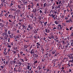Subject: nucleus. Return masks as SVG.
Listing matches in <instances>:
<instances>
[{
  "label": "nucleus",
  "instance_id": "6",
  "mask_svg": "<svg viewBox=\"0 0 73 73\" xmlns=\"http://www.w3.org/2000/svg\"><path fill=\"white\" fill-rule=\"evenodd\" d=\"M70 62L71 63H73V59L72 60H70L69 62H68V64H67V65H68V67H70V64H71Z\"/></svg>",
  "mask_w": 73,
  "mask_h": 73
},
{
  "label": "nucleus",
  "instance_id": "64",
  "mask_svg": "<svg viewBox=\"0 0 73 73\" xmlns=\"http://www.w3.org/2000/svg\"><path fill=\"white\" fill-rule=\"evenodd\" d=\"M7 31H8V29L5 30V32L4 33H7Z\"/></svg>",
  "mask_w": 73,
  "mask_h": 73
},
{
  "label": "nucleus",
  "instance_id": "25",
  "mask_svg": "<svg viewBox=\"0 0 73 73\" xmlns=\"http://www.w3.org/2000/svg\"><path fill=\"white\" fill-rule=\"evenodd\" d=\"M36 9H38V8H40V5L39 4V3H38L36 4Z\"/></svg>",
  "mask_w": 73,
  "mask_h": 73
},
{
  "label": "nucleus",
  "instance_id": "44",
  "mask_svg": "<svg viewBox=\"0 0 73 73\" xmlns=\"http://www.w3.org/2000/svg\"><path fill=\"white\" fill-rule=\"evenodd\" d=\"M17 55H18V57H19H19H21V55L20 54L18 53Z\"/></svg>",
  "mask_w": 73,
  "mask_h": 73
},
{
  "label": "nucleus",
  "instance_id": "10",
  "mask_svg": "<svg viewBox=\"0 0 73 73\" xmlns=\"http://www.w3.org/2000/svg\"><path fill=\"white\" fill-rule=\"evenodd\" d=\"M48 38L49 39H52V38H53V39H54V36L52 35H49L48 37Z\"/></svg>",
  "mask_w": 73,
  "mask_h": 73
},
{
  "label": "nucleus",
  "instance_id": "14",
  "mask_svg": "<svg viewBox=\"0 0 73 73\" xmlns=\"http://www.w3.org/2000/svg\"><path fill=\"white\" fill-rule=\"evenodd\" d=\"M51 51H52V54H54L55 53H56V50H54L53 49H52Z\"/></svg>",
  "mask_w": 73,
  "mask_h": 73
},
{
  "label": "nucleus",
  "instance_id": "36",
  "mask_svg": "<svg viewBox=\"0 0 73 73\" xmlns=\"http://www.w3.org/2000/svg\"><path fill=\"white\" fill-rule=\"evenodd\" d=\"M36 46H40V44L39 42H37L36 43Z\"/></svg>",
  "mask_w": 73,
  "mask_h": 73
},
{
  "label": "nucleus",
  "instance_id": "26",
  "mask_svg": "<svg viewBox=\"0 0 73 73\" xmlns=\"http://www.w3.org/2000/svg\"><path fill=\"white\" fill-rule=\"evenodd\" d=\"M20 11H21V9H20L18 8L15 11L16 12H20Z\"/></svg>",
  "mask_w": 73,
  "mask_h": 73
},
{
  "label": "nucleus",
  "instance_id": "24",
  "mask_svg": "<svg viewBox=\"0 0 73 73\" xmlns=\"http://www.w3.org/2000/svg\"><path fill=\"white\" fill-rule=\"evenodd\" d=\"M60 6H61V5H59L58 6H57L56 7V9H59L60 10L61 8H60Z\"/></svg>",
  "mask_w": 73,
  "mask_h": 73
},
{
  "label": "nucleus",
  "instance_id": "48",
  "mask_svg": "<svg viewBox=\"0 0 73 73\" xmlns=\"http://www.w3.org/2000/svg\"><path fill=\"white\" fill-rule=\"evenodd\" d=\"M1 13H2L3 14H2V15L1 16V17H2V16H3V15H4V14H3V13H4V11H1Z\"/></svg>",
  "mask_w": 73,
  "mask_h": 73
},
{
  "label": "nucleus",
  "instance_id": "12",
  "mask_svg": "<svg viewBox=\"0 0 73 73\" xmlns=\"http://www.w3.org/2000/svg\"><path fill=\"white\" fill-rule=\"evenodd\" d=\"M42 64L40 65V66H38V68H39L38 72H40V70L42 69Z\"/></svg>",
  "mask_w": 73,
  "mask_h": 73
},
{
  "label": "nucleus",
  "instance_id": "30",
  "mask_svg": "<svg viewBox=\"0 0 73 73\" xmlns=\"http://www.w3.org/2000/svg\"><path fill=\"white\" fill-rule=\"evenodd\" d=\"M41 60L42 62H44V61L45 60V57L42 58Z\"/></svg>",
  "mask_w": 73,
  "mask_h": 73
},
{
  "label": "nucleus",
  "instance_id": "45",
  "mask_svg": "<svg viewBox=\"0 0 73 73\" xmlns=\"http://www.w3.org/2000/svg\"><path fill=\"white\" fill-rule=\"evenodd\" d=\"M55 55H54V57H57V55H58V53H56L55 54Z\"/></svg>",
  "mask_w": 73,
  "mask_h": 73
},
{
  "label": "nucleus",
  "instance_id": "2",
  "mask_svg": "<svg viewBox=\"0 0 73 73\" xmlns=\"http://www.w3.org/2000/svg\"><path fill=\"white\" fill-rule=\"evenodd\" d=\"M8 17L10 19H15V16H13L12 14L9 15Z\"/></svg>",
  "mask_w": 73,
  "mask_h": 73
},
{
  "label": "nucleus",
  "instance_id": "15",
  "mask_svg": "<svg viewBox=\"0 0 73 73\" xmlns=\"http://www.w3.org/2000/svg\"><path fill=\"white\" fill-rule=\"evenodd\" d=\"M4 25L3 24V23H0V28H3L4 27Z\"/></svg>",
  "mask_w": 73,
  "mask_h": 73
},
{
  "label": "nucleus",
  "instance_id": "20",
  "mask_svg": "<svg viewBox=\"0 0 73 73\" xmlns=\"http://www.w3.org/2000/svg\"><path fill=\"white\" fill-rule=\"evenodd\" d=\"M68 44L67 45L65 46V48H66V49H67L68 48L69 46V45H70V43L68 42Z\"/></svg>",
  "mask_w": 73,
  "mask_h": 73
},
{
  "label": "nucleus",
  "instance_id": "51",
  "mask_svg": "<svg viewBox=\"0 0 73 73\" xmlns=\"http://www.w3.org/2000/svg\"><path fill=\"white\" fill-rule=\"evenodd\" d=\"M15 20L14 21H13L11 23L13 24V25H15V23H16V22H15Z\"/></svg>",
  "mask_w": 73,
  "mask_h": 73
},
{
  "label": "nucleus",
  "instance_id": "32",
  "mask_svg": "<svg viewBox=\"0 0 73 73\" xmlns=\"http://www.w3.org/2000/svg\"><path fill=\"white\" fill-rule=\"evenodd\" d=\"M37 36H36V35H35L34 36V38L35 40H37Z\"/></svg>",
  "mask_w": 73,
  "mask_h": 73
},
{
  "label": "nucleus",
  "instance_id": "8",
  "mask_svg": "<svg viewBox=\"0 0 73 73\" xmlns=\"http://www.w3.org/2000/svg\"><path fill=\"white\" fill-rule=\"evenodd\" d=\"M45 32L47 33H50V29H45Z\"/></svg>",
  "mask_w": 73,
  "mask_h": 73
},
{
  "label": "nucleus",
  "instance_id": "23",
  "mask_svg": "<svg viewBox=\"0 0 73 73\" xmlns=\"http://www.w3.org/2000/svg\"><path fill=\"white\" fill-rule=\"evenodd\" d=\"M10 11H14L15 12V11H16V9H15V8H11L10 9Z\"/></svg>",
  "mask_w": 73,
  "mask_h": 73
},
{
  "label": "nucleus",
  "instance_id": "42",
  "mask_svg": "<svg viewBox=\"0 0 73 73\" xmlns=\"http://www.w3.org/2000/svg\"><path fill=\"white\" fill-rule=\"evenodd\" d=\"M48 23V22L46 21L45 22L44 24V26H46V24Z\"/></svg>",
  "mask_w": 73,
  "mask_h": 73
},
{
  "label": "nucleus",
  "instance_id": "63",
  "mask_svg": "<svg viewBox=\"0 0 73 73\" xmlns=\"http://www.w3.org/2000/svg\"><path fill=\"white\" fill-rule=\"evenodd\" d=\"M24 48H25L24 49H25V48L27 49V48H28V46H24Z\"/></svg>",
  "mask_w": 73,
  "mask_h": 73
},
{
  "label": "nucleus",
  "instance_id": "39",
  "mask_svg": "<svg viewBox=\"0 0 73 73\" xmlns=\"http://www.w3.org/2000/svg\"><path fill=\"white\" fill-rule=\"evenodd\" d=\"M54 23L56 25H58V21H56L54 22Z\"/></svg>",
  "mask_w": 73,
  "mask_h": 73
},
{
  "label": "nucleus",
  "instance_id": "47",
  "mask_svg": "<svg viewBox=\"0 0 73 73\" xmlns=\"http://www.w3.org/2000/svg\"><path fill=\"white\" fill-rule=\"evenodd\" d=\"M20 60L21 62H24V60H23V59H20Z\"/></svg>",
  "mask_w": 73,
  "mask_h": 73
},
{
  "label": "nucleus",
  "instance_id": "61",
  "mask_svg": "<svg viewBox=\"0 0 73 73\" xmlns=\"http://www.w3.org/2000/svg\"><path fill=\"white\" fill-rule=\"evenodd\" d=\"M19 66L17 64H16L15 66V68H17L18 66Z\"/></svg>",
  "mask_w": 73,
  "mask_h": 73
},
{
  "label": "nucleus",
  "instance_id": "55",
  "mask_svg": "<svg viewBox=\"0 0 73 73\" xmlns=\"http://www.w3.org/2000/svg\"><path fill=\"white\" fill-rule=\"evenodd\" d=\"M27 69H28V70H29V69L30 68V66H29V65L27 66Z\"/></svg>",
  "mask_w": 73,
  "mask_h": 73
},
{
  "label": "nucleus",
  "instance_id": "5",
  "mask_svg": "<svg viewBox=\"0 0 73 73\" xmlns=\"http://www.w3.org/2000/svg\"><path fill=\"white\" fill-rule=\"evenodd\" d=\"M3 36L5 37H8L9 36L7 33H3Z\"/></svg>",
  "mask_w": 73,
  "mask_h": 73
},
{
  "label": "nucleus",
  "instance_id": "54",
  "mask_svg": "<svg viewBox=\"0 0 73 73\" xmlns=\"http://www.w3.org/2000/svg\"><path fill=\"white\" fill-rule=\"evenodd\" d=\"M22 27H23L22 29H24V28H25V27H26V26H25V25H22Z\"/></svg>",
  "mask_w": 73,
  "mask_h": 73
},
{
  "label": "nucleus",
  "instance_id": "37",
  "mask_svg": "<svg viewBox=\"0 0 73 73\" xmlns=\"http://www.w3.org/2000/svg\"><path fill=\"white\" fill-rule=\"evenodd\" d=\"M7 38V37H5V38H4V41H7L8 40V38Z\"/></svg>",
  "mask_w": 73,
  "mask_h": 73
},
{
  "label": "nucleus",
  "instance_id": "56",
  "mask_svg": "<svg viewBox=\"0 0 73 73\" xmlns=\"http://www.w3.org/2000/svg\"><path fill=\"white\" fill-rule=\"evenodd\" d=\"M31 4H32V5H31V8H33V7L34 6V5H33V3H31Z\"/></svg>",
  "mask_w": 73,
  "mask_h": 73
},
{
  "label": "nucleus",
  "instance_id": "16",
  "mask_svg": "<svg viewBox=\"0 0 73 73\" xmlns=\"http://www.w3.org/2000/svg\"><path fill=\"white\" fill-rule=\"evenodd\" d=\"M14 38L15 39H17L18 40L19 38V36L18 35H16L15 36H14Z\"/></svg>",
  "mask_w": 73,
  "mask_h": 73
},
{
  "label": "nucleus",
  "instance_id": "18",
  "mask_svg": "<svg viewBox=\"0 0 73 73\" xmlns=\"http://www.w3.org/2000/svg\"><path fill=\"white\" fill-rule=\"evenodd\" d=\"M36 8H35L34 9H33L32 12H33L34 13H36Z\"/></svg>",
  "mask_w": 73,
  "mask_h": 73
},
{
  "label": "nucleus",
  "instance_id": "19",
  "mask_svg": "<svg viewBox=\"0 0 73 73\" xmlns=\"http://www.w3.org/2000/svg\"><path fill=\"white\" fill-rule=\"evenodd\" d=\"M27 7H28V10H29V9H31V8H32L33 9V8H32V7L31 5H28Z\"/></svg>",
  "mask_w": 73,
  "mask_h": 73
},
{
  "label": "nucleus",
  "instance_id": "17",
  "mask_svg": "<svg viewBox=\"0 0 73 73\" xmlns=\"http://www.w3.org/2000/svg\"><path fill=\"white\" fill-rule=\"evenodd\" d=\"M16 63L17 64L19 65V66H21V64H22V63L20 62V61H19L17 63Z\"/></svg>",
  "mask_w": 73,
  "mask_h": 73
},
{
  "label": "nucleus",
  "instance_id": "29",
  "mask_svg": "<svg viewBox=\"0 0 73 73\" xmlns=\"http://www.w3.org/2000/svg\"><path fill=\"white\" fill-rule=\"evenodd\" d=\"M47 25L48 26V28H50V26L51 25V23H48L47 24Z\"/></svg>",
  "mask_w": 73,
  "mask_h": 73
},
{
  "label": "nucleus",
  "instance_id": "9",
  "mask_svg": "<svg viewBox=\"0 0 73 73\" xmlns=\"http://www.w3.org/2000/svg\"><path fill=\"white\" fill-rule=\"evenodd\" d=\"M9 14H10V12L9 11H7V13H6L4 15L6 17H7V16H8V15H9Z\"/></svg>",
  "mask_w": 73,
  "mask_h": 73
},
{
  "label": "nucleus",
  "instance_id": "52",
  "mask_svg": "<svg viewBox=\"0 0 73 73\" xmlns=\"http://www.w3.org/2000/svg\"><path fill=\"white\" fill-rule=\"evenodd\" d=\"M19 3H20V4H21V5H23V4H21V3H22V2H21V1H19Z\"/></svg>",
  "mask_w": 73,
  "mask_h": 73
},
{
  "label": "nucleus",
  "instance_id": "13",
  "mask_svg": "<svg viewBox=\"0 0 73 73\" xmlns=\"http://www.w3.org/2000/svg\"><path fill=\"white\" fill-rule=\"evenodd\" d=\"M13 72L14 73H17V72H18V70H17V69L16 68H14L13 70Z\"/></svg>",
  "mask_w": 73,
  "mask_h": 73
},
{
  "label": "nucleus",
  "instance_id": "21",
  "mask_svg": "<svg viewBox=\"0 0 73 73\" xmlns=\"http://www.w3.org/2000/svg\"><path fill=\"white\" fill-rule=\"evenodd\" d=\"M52 12V13H54L55 15L57 13V11L56 10L55 11H54L53 12V11L52 10H51L50 12V13H51V12Z\"/></svg>",
  "mask_w": 73,
  "mask_h": 73
},
{
  "label": "nucleus",
  "instance_id": "28",
  "mask_svg": "<svg viewBox=\"0 0 73 73\" xmlns=\"http://www.w3.org/2000/svg\"><path fill=\"white\" fill-rule=\"evenodd\" d=\"M38 32L37 31V29H35L33 31V33L34 34H36Z\"/></svg>",
  "mask_w": 73,
  "mask_h": 73
},
{
  "label": "nucleus",
  "instance_id": "35",
  "mask_svg": "<svg viewBox=\"0 0 73 73\" xmlns=\"http://www.w3.org/2000/svg\"><path fill=\"white\" fill-rule=\"evenodd\" d=\"M44 13L46 14V15H47L48 13V11H47V10H45L44 11Z\"/></svg>",
  "mask_w": 73,
  "mask_h": 73
},
{
  "label": "nucleus",
  "instance_id": "40",
  "mask_svg": "<svg viewBox=\"0 0 73 73\" xmlns=\"http://www.w3.org/2000/svg\"><path fill=\"white\" fill-rule=\"evenodd\" d=\"M60 27V29H62V27H61V25H58V27Z\"/></svg>",
  "mask_w": 73,
  "mask_h": 73
},
{
  "label": "nucleus",
  "instance_id": "50",
  "mask_svg": "<svg viewBox=\"0 0 73 73\" xmlns=\"http://www.w3.org/2000/svg\"><path fill=\"white\" fill-rule=\"evenodd\" d=\"M64 45H62V46H61V49H64Z\"/></svg>",
  "mask_w": 73,
  "mask_h": 73
},
{
  "label": "nucleus",
  "instance_id": "57",
  "mask_svg": "<svg viewBox=\"0 0 73 73\" xmlns=\"http://www.w3.org/2000/svg\"><path fill=\"white\" fill-rule=\"evenodd\" d=\"M0 38L1 40H3H3H4V38H3V37H0Z\"/></svg>",
  "mask_w": 73,
  "mask_h": 73
},
{
  "label": "nucleus",
  "instance_id": "4",
  "mask_svg": "<svg viewBox=\"0 0 73 73\" xmlns=\"http://www.w3.org/2000/svg\"><path fill=\"white\" fill-rule=\"evenodd\" d=\"M35 50L34 49H32L30 52V53L32 54V55H34L35 54Z\"/></svg>",
  "mask_w": 73,
  "mask_h": 73
},
{
  "label": "nucleus",
  "instance_id": "31",
  "mask_svg": "<svg viewBox=\"0 0 73 73\" xmlns=\"http://www.w3.org/2000/svg\"><path fill=\"white\" fill-rule=\"evenodd\" d=\"M34 56H35V58H37L38 57V54H35Z\"/></svg>",
  "mask_w": 73,
  "mask_h": 73
},
{
  "label": "nucleus",
  "instance_id": "38",
  "mask_svg": "<svg viewBox=\"0 0 73 73\" xmlns=\"http://www.w3.org/2000/svg\"><path fill=\"white\" fill-rule=\"evenodd\" d=\"M8 35H11V31L10 30H9L8 31Z\"/></svg>",
  "mask_w": 73,
  "mask_h": 73
},
{
  "label": "nucleus",
  "instance_id": "62",
  "mask_svg": "<svg viewBox=\"0 0 73 73\" xmlns=\"http://www.w3.org/2000/svg\"><path fill=\"white\" fill-rule=\"evenodd\" d=\"M71 33H72L71 35L72 36H73V30H72Z\"/></svg>",
  "mask_w": 73,
  "mask_h": 73
},
{
  "label": "nucleus",
  "instance_id": "43",
  "mask_svg": "<svg viewBox=\"0 0 73 73\" xmlns=\"http://www.w3.org/2000/svg\"><path fill=\"white\" fill-rule=\"evenodd\" d=\"M57 28H56V26H54V28H53L52 30H54V31H55V29H56Z\"/></svg>",
  "mask_w": 73,
  "mask_h": 73
},
{
  "label": "nucleus",
  "instance_id": "41",
  "mask_svg": "<svg viewBox=\"0 0 73 73\" xmlns=\"http://www.w3.org/2000/svg\"><path fill=\"white\" fill-rule=\"evenodd\" d=\"M18 8L19 9H21V5H19L18 6Z\"/></svg>",
  "mask_w": 73,
  "mask_h": 73
},
{
  "label": "nucleus",
  "instance_id": "60",
  "mask_svg": "<svg viewBox=\"0 0 73 73\" xmlns=\"http://www.w3.org/2000/svg\"><path fill=\"white\" fill-rule=\"evenodd\" d=\"M1 22H2V23H3V24L5 23V21H4L2 19L1 20Z\"/></svg>",
  "mask_w": 73,
  "mask_h": 73
},
{
  "label": "nucleus",
  "instance_id": "3",
  "mask_svg": "<svg viewBox=\"0 0 73 73\" xmlns=\"http://www.w3.org/2000/svg\"><path fill=\"white\" fill-rule=\"evenodd\" d=\"M28 28L30 29H32L33 28V24H29L27 27Z\"/></svg>",
  "mask_w": 73,
  "mask_h": 73
},
{
  "label": "nucleus",
  "instance_id": "27",
  "mask_svg": "<svg viewBox=\"0 0 73 73\" xmlns=\"http://www.w3.org/2000/svg\"><path fill=\"white\" fill-rule=\"evenodd\" d=\"M24 59H25L26 61H28V57L26 56H25L24 57Z\"/></svg>",
  "mask_w": 73,
  "mask_h": 73
},
{
  "label": "nucleus",
  "instance_id": "7",
  "mask_svg": "<svg viewBox=\"0 0 73 73\" xmlns=\"http://www.w3.org/2000/svg\"><path fill=\"white\" fill-rule=\"evenodd\" d=\"M70 22H71V23H73V21H72V19L71 18L69 19V20L68 19L66 21V23H70Z\"/></svg>",
  "mask_w": 73,
  "mask_h": 73
},
{
  "label": "nucleus",
  "instance_id": "49",
  "mask_svg": "<svg viewBox=\"0 0 73 73\" xmlns=\"http://www.w3.org/2000/svg\"><path fill=\"white\" fill-rule=\"evenodd\" d=\"M3 3H1V4L0 5V9H1V8L3 7Z\"/></svg>",
  "mask_w": 73,
  "mask_h": 73
},
{
  "label": "nucleus",
  "instance_id": "22",
  "mask_svg": "<svg viewBox=\"0 0 73 73\" xmlns=\"http://www.w3.org/2000/svg\"><path fill=\"white\" fill-rule=\"evenodd\" d=\"M28 2L27 1H26L25 2H24L23 3L25 5H27H27H28Z\"/></svg>",
  "mask_w": 73,
  "mask_h": 73
},
{
  "label": "nucleus",
  "instance_id": "33",
  "mask_svg": "<svg viewBox=\"0 0 73 73\" xmlns=\"http://www.w3.org/2000/svg\"><path fill=\"white\" fill-rule=\"evenodd\" d=\"M50 16L52 17V18H54L55 17V15H53V14H51Z\"/></svg>",
  "mask_w": 73,
  "mask_h": 73
},
{
  "label": "nucleus",
  "instance_id": "46",
  "mask_svg": "<svg viewBox=\"0 0 73 73\" xmlns=\"http://www.w3.org/2000/svg\"><path fill=\"white\" fill-rule=\"evenodd\" d=\"M4 67H5V65H3V66H1V69H3L4 68Z\"/></svg>",
  "mask_w": 73,
  "mask_h": 73
},
{
  "label": "nucleus",
  "instance_id": "1",
  "mask_svg": "<svg viewBox=\"0 0 73 73\" xmlns=\"http://www.w3.org/2000/svg\"><path fill=\"white\" fill-rule=\"evenodd\" d=\"M40 5L42 7L43 6V7L44 8H45V7H46V8H48L52 5V4H49L47 2H46L45 3H44V4H41Z\"/></svg>",
  "mask_w": 73,
  "mask_h": 73
},
{
  "label": "nucleus",
  "instance_id": "53",
  "mask_svg": "<svg viewBox=\"0 0 73 73\" xmlns=\"http://www.w3.org/2000/svg\"><path fill=\"white\" fill-rule=\"evenodd\" d=\"M12 62H13V64H14V65H15V63H16V61H15V60H14V61H13Z\"/></svg>",
  "mask_w": 73,
  "mask_h": 73
},
{
  "label": "nucleus",
  "instance_id": "11",
  "mask_svg": "<svg viewBox=\"0 0 73 73\" xmlns=\"http://www.w3.org/2000/svg\"><path fill=\"white\" fill-rule=\"evenodd\" d=\"M20 54H21V56H22V57H24V56H25V54H23V51L20 52Z\"/></svg>",
  "mask_w": 73,
  "mask_h": 73
},
{
  "label": "nucleus",
  "instance_id": "34",
  "mask_svg": "<svg viewBox=\"0 0 73 73\" xmlns=\"http://www.w3.org/2000/svg\"><path fill=\"white\" fill-rule=\"evenodd\" d=\"M11 3L12 4H15V1L13 0V1H12L11 2Z\"/></svg>",
  "mask_w": 73,
  "mask_h": 73
},
{
  "label": "nucleus",
  "instance_id": "59",
  "mask_svg": "<svg viewBox=\"0 0 73 73\" xmlns=\"http://www.w3.org/2000/svg\"><path fill=\"white\" fill-rule=\"evenodd\" d=\"M33 70L31 71H28V73H33Z\"/></svg>",
  "mask_w": 73,
  "mask_h": 73
},
{
  "label": "nucleus",
  "instance_id": "58",
  "mask_svg": "<svg viewBox=\"0 0 73 73\" xmlns=\"http://www.w3.org/2000/svg\"><path fill=\"white\" fill-rule=\"evenodd\" d=\"M37 10H36V12H38V13H39V10H40V9H36Z\"/></svg>",
  "mask_w": 73,
  "mask_h": 73
}]
</instances>
